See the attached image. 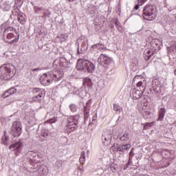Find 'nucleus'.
I'll list each match as a JSON object with an SVG mask.
<instances>
[{"label": "nucleus", "mask_w": 176, "mask_h": 176, "mask_svg": "<svg viewBox=\"0 0 176 176\" xmlns=\"http://www.w3.org/2000/svg\"><path fill=\"white\" fill-rule=\"evenodd\" d=\"M16 75V67L12 63H5L0 67V79L10 80Z\"/></svg>", "instance_id": "nucleus-1"}, {"label": "nucleus", "mask_w": 176, "mask_h": 176, "mask_svg": "<svg viewBox=\"0 0 176 176\" xmlns=\"http://www.w3.org/2000/svg\"><path fill=\"white\" fill-rule=\"evenodd\" d=\"M76 68L80 72L93 74L96 71V65L87 59L80 58L77 61Z\"/></svg>", "instance_id": "nucleus-2"}, {"label": "nucleus", "mask_w": 176, "mask_h": 176, "mask_svg": "<svg viewBox=\"0 0 176 176\" xmlns=\"http://www.w3.org/2000/svg\"><path fill=\"white\" fill-rule=\"evenodd\" d=\"M142 12L143 19H144V20L152 21L156 19V16L157 14V8H156V6L155 5L148 4L145 6Z\"/></svg>", "instance_id": "nucleus-3"}, {"label": "nucleus", "mask_w": 176, "mask_h": 176, "mask_svg": "<svg viewBox=\"0 0 176 176\" xmlns=\"http://www.w3.org/2000/svg\"><path fill=\"white\" fill-rule=\"evenodd\" d=\"M79 119H80V115L79 114L67 116L66 129L67 133H74V131L78 129V124H79Z\"/></svg>", "instance_id": "nucleus-4"}, {"label": "nucleus", "mask_w": 176, "mask_h": 176, "mask_svg": "<svg viewBox=\"0 0 176 176\" xmlns=\"http://www.w3.org/2000/svg\"><path fill=\"white\" fill-rule=\"evenodd\" d=\"M5 34H7L6 38L7 39H13L14 40L11 41H6L10 45H14L15 43H17L19 42V39H20V34L19 32H17V30L16 28L13 27H9L5 29L3 36H5Z\"/></svg>", "instance_id": "nucleus-5"}, {"label": "nucleus", "mask_w": 176, "mask_h": 176, "mask_svg": "<svg viewBox=\"0 0 176 176\" xmlns=\"http://www.w3.org/2000/svg\"><path fill=\"white\" fill-rule=\"evenodd\" d=\"M23 133V125L20 121H14L9 130L12 138H19Z\"/></svg>", "instance_id": "nucleus-6"}, {"label": "nucleus", "mask_w": 176, "mask_h": 176, "mask_svg": "<svg viewBox=\"0 0 176 176\" xmlns=\"http://www.w3.org/2000/svg\"><path fill=\"white\" fill-rule=\"evenodd\" d=\"M69 63L68 60L65 57H60L59 59H56L53 63L54 68L61 69L62 72L67 71L69 68Z\"/></svg>", "instance_id": "nucleus-7"}, {"label": "nucleus", "mask_w": 176, "mask_h": 176, "mask_svg": "<svg viewBox=\"0 0 176 176\" xmlns=\"http://www.w3.org/2000/svg\"><path fill=\"white\" fill-rule=\"evenodd\" d=\"M98 63L100 64V65L104 67V68L107 69L109 68V67H112V65L114 64L112 58L102 54H101L98 58Z\"/></svg>", "instance_id": "nucleus-8"}, {"label": "nucleus", "mask_w": 176, "mask_h": 176, "mask_svg": "<svg viewBox=\"0 0 176 176\" xmlns=\"http://www.w3.org/2000/svg\"><path fill=\"white\" fill-rule=\"evenodd\" d=\"M39 80L40 82L41 83V85H43V86H49L52 83V82H53L51 72L43 74L40 77Z\"/></svg>", "instance_id": "nucleus-9"}, {"label": "nucleus", "mask_w": 176, "mask_h": 176, "mask_svg": "<svg viewBox=\"0 0 176 176\" xmlns=\"http://www.w3.org/2000/svg\"><path fill=\"white\" fill-rule=\"evenodd\" d=\"M23 144H24V142H23V140H19L15 143L11 144L9 146V149L13 148V151H14V155L16 156H19V155L21 153V151L23 150Z\"/></svg>", "instance_id": "nucleus-10"}, {"label": "nucleus", "mask_w": 176, "mask_h": 176, "mask_svg": "<svg viewBox=\"0 0 176 176\" xmlns=\"http://www.w3.org/2000/svg\"><path fill=\"white\" fill-rule=\"evenodd\" d=\"M102 145H109L112 142V133L111 131H105L102 133Z\"/></svg>", "instance_id": "nucleus-11"}, {"label": "nucleus", "mask_w": 176, "mask_h": 176, "mask_svg": "<svg viewBox=\"0 0 176 176\" xmlns=\"http://www.w3.org/2000/svg\"><path fill=\"white\" fill-rule=\"evenodd\" d=\"M141 78V76H135L133 79V84H135L136 82V86L137 87H139V90H141L142 91H145V89H146V80H142L140 81H138V79Z\"/></svg>", "instance_id": "nucleus-12"}, {"label": "nucleus", "mask_w": 176, "mask_h": 176, "mask_svg": "<svg viewBox=\"0 0 176 176\" xmlns=\"http://www.w3.org/2000/svg\"><path fill=\"white\" fill-rule=\"evenodd\" d=\"M50 72L52 80H54V82H58L59 80H61L63 78H64V72L57 71L55 73H53V72Z\"/></svg>", "instance_id": "nucleus-13"}, {"label": "nucleus", "mask_w": 176, "mask_h": 176, "mask_svg": "<svg viewBox=\"0 0 176 176\" xmlns=\"http://www.w3.org/2000/svg\"><path fill=\"white\" fill-rule=\"evenodd\" d=\"M87 41H82L80 45V49L79 47L77 48V54H85L87 50Z\"/></svg>", "instance_id": "nucleus-14"}, {"label": "nucleus", "mask_w": 176, "mask_h": 176, "mask_svg": "<svg viewBox=\"0 0 176 176\" xmlns=\"http://www.w3.org/2000/svg\"><path fill=\"white\" fill-rule=\"evenodd\" d=\"M10 8H12V3H10V1H0V9H2L6 12H9V10H10Z\"/></svg>", "instance_id": "nucleus-15"}, {"label": "nucleus", "mask_w": 176, "mask_h": 176, "mask_svg": "<svg viewBox=\"0 0 176 176\" xmlns=\"http://www.w3.org/2000/svg\"><path fill=\"white\" fill-rule=\"evenodd\" d=\"M144 91H142V90H136V91H133L132 94H131V98H133V100H140V98H141V97H142V94H144Z\"/></svg>", "instance_id": "nucleus-16"}, {"label": "nucleus", "mask_w": 176, "mask_h": 176, "mask_svg": "<svg viewBox=\"0 0 176 176\" xmlns=\"http://www.w3.org/2000/svg\"><path fill=\"white\" fill-rule=\"evenodd\" d=\"M16 93H17V89L14 87H12L4 92V94H3V98H8L9 96H12V94H16Z\"/></svg>", "instance_id": "nucleus-17"}, {"label": "nucleus", "mask_w": 176, "mask_h": 176, "mask_svg": "<svg viewBox=\"0 0 176 176\" xmlns=\"http://www.w3.org/2000/svg\"><path fill=\"white\" fill-rule=\"evenodd\" d=\"M150 44L151 47L154 48V50H160V41L159 39H153Z\"/></svg>", "instance_id": "nucleus-18"}, {"label": "nucleus", "mask_w": 176, "mask_h": 176, "mask_svg": "<svg viewBox=\"0 0 176 176\" xmlns=\"http://www.w3.org/2000/svg\"><path fill=\"white\" fill-rule=\"evenodd\" d=\"M155 54V51L153 50H147L144 51L143 54V57L146 61H149L152 58V56Z\"/></svg>", "instance_id": "nucleus-19"}, {"label": "nucleus", "mask_w": 176, "mask_h": 176, "mask_svg": "<svg viewBox=\"0 0 176 176\" xmlns=\"http://www.w3.org/2000/svg\"><path fill=\"white\" fill-rule=\"evenodd\" d=\"M166 108L164 107H161L160 108V110L158 111L159 117L157 120L162 122V120H164V116H166Z\"/></svg>", "instance_id": "nucleus-20"}, {"label": "nucleus", "mask_w": 176, "mask_h": 176, "mask_svg": "<svg viewBox=\"0 0 176 176\" xmlns=\"http://www.w3.org/2000/svg\"><path fill=\"white\" fill-rule=\"evenodd\" d=\"M167 50L169 54L174 52L176 53V41H172L170 47H167Z\"/></svg>", "instance_id": "nucleus-21"}, {"label": "nucleus", "mask_w": 176, "mask_h": 176, "mask_svg": "<svg viewBox=\"0 0 176 176\" xmlns=\"http://www.w3.org/2000/svg\"><path fill=\"white\" fill-rule=\"evenodd\" d=\"M45 94V91H41L38 95H36V96H34L32 98V101L34 102H40L41 98H43V95Z\"/></svg>", "instance_id": "nucleus-22"}, {"label": "nucleus", "mask_w": 176, "mask_h": 176, "mask_svg": "<svg viewBox=\"0 0 176 176\" xmlns=\"http://www.w3.org/2000/svg\"><path fill=\"white\" fill-rule=\"evenodd\" d=\"M96 126H97V116H93L92 120L89 123L88 127H91L92 129H94Z\"/></svg>", "instance_id": "nucleus-23"}, {"label": "nucleus", "mask_w": 176, "mask_h": 176, "mask_svg": "<svg viewBox=\"0 0 176 176\" xmlns=\"http://www.w3.org/2000/svg\"><path fill=\"white\" fill-rule=\"evenodd\" d=\"M17 19L21 24H25V14L24 13L21 12L17 17Z\"/></svg>", "instance_id": "nucleus-24"}, {"label": "nucleus", "mask_w": 176, "mask_h": 176, "mask_svg": "<svg viewBox=\"0 0 176 176\" xmlns=\"http://www.w3.org/2000/svg\"><path fill=\"white\" fill-rule=\"evenodd\" d=\"M2 144L5 145V146H8L9 145V137L6 136V131H4V137L1 139Z\"/></svg>", "instance_id": "nucleus-25"}, {"label": "nucleus", "mask_w": 176, "mask_h": 176, "mask_svg": "<svg viewBox=\"0 0 176 176\" xmlns=\"http://www.w3.org/2000/svg\"><path fill=\"white\" fill-rule=\"evenodd\" d=\"M42 14L41 17H45V19L50 17V14H52V12L49 10V9H45L43 8L42 11Z\"/></svg>", "instance_id": "nucleus-26"}, {"label": "nucleus", "mask_w": 176, "mask_h": 176, "mask_svg": "<svg viewBox=\"0 0 176 176\" xmlns=\"http://www.w3.org/2000/svg\"><path fill=\"white\" fill-rule=\"evenodd\" d=\"M84 85L87 86L88 87H91L93 86V82H91V79L89 78H85L83 81Z\"/></svg>", "instance_id": "nucleus-27"}, {"label": "nucleus", "mask_w": 176, "mask_h": 176, "mask_svg": "<svg viewBox=\"0 0 176 176\" xmlns=\"http://www.w3.org/2000/svg\"><path fill=\"white\" fill-rule=\"evenodd\" d=\"M128 140H130V136L127 132H124V134L120 137V140L122 142L128 141Z\"/></svg>", "instance_id": "nucleus-28"}, {"label": "nucleus", "mask_w": 176, "mask_h": 176, "mask_svg": "<svg viewBox=\"0 0 176 176\" xmlns=\"http://www.w3.org/2000/svg\"><path fill=\"white\" fill-rule=\"evenodd\" d=\"M105 46L104 44L97 43L91 46L92 49H98V50H102Z\"/></svg>", "instance_id": "nucleus-29"}, {"label": "nucleus", "mask_w": 176, "mask_h": 176, "mask_svg": "<svg viewBox=\"0 0 176 176\" xmlns=\"http://www.w3.org/2000/svg\"><path fill=\"white\" fill-rule=\"evenodd\" d=\"M88 12L89 14H91V17H93V16H94L97 12V9L96 8V7L93 6L91 8H89Z\"/></svg>", "instance_id": "nucleus-30"}, {"label": "nucleus", "mask_w": 176, "mask_h": 176, "mask_svg": "<svg viewBox=\"0 0 176 176\" xmlns=\"http://www.w3.org/2000/svg\"><path fill=\"white\" fill-rule=\"evenodd\" d=\"M34 9L35 13H36V14H42V12L43 10V7L34 6Z\"/></svg>", "instance_id": "nucleus-31"}, {"label": "nucleus", "mask_w": 176, "mask_h": 176, "mask_svg": "<svg viewBox=\"0 0 176 176\" xmlns=\"http://www.w3.org/2000/svg\"><path fill=\"white\" fill-rule=\"evenodd\" d=\"M122 146V150L124 153L126 151L130 149L131 148V144H121Z\"/></svg>", "instance_id": "nucleus-32"}, {"label": "nucleus", "mask_w": 176, "mask_h": 176, "mask_svg": "<svg viewBox=\"0 0 176 176\" xmlns=\"http://www.w3.org/2000/svg\"><path fill=\"white\" fill-rule=\"evenodd\" d=\"M47 123H50L52 124V123H56L57 122V117L52 116L49 120H47Z\"/></svg>", "instance_id": "nucleus-33"}, {"label": "nucleus", "mask_w": 176, "mask_h": 176, "mask_svg": "<svg viewBox=\"0 0 176 176\" xmlns=\"http://www.w3.org/2000/svg\"><path fill=\"white\" fill-rule=\"evenodd\" d=\"M21 13V11H20V9L18 8H14V10L12 12V16H17L19 17V15Z\"/></svg>", "instance_id": "nucleus-34"}, {"label": "nucleus", "mask_w": 176, "mask_h": 176, "mask_svg": "<svg viewBox=\"0 0 176 176\" xmlns=\"http://www.w3.org/2000/svg\"><path fill=\"white\" fill-rule=\"evenodd\" d=\"M69 108L71 111V112L75 113L78 111V106H76L74 104H72L69 106Z\"/></svg>", "instance_id": "nucleus-35"}, {"label": "nucleus", "mask_w": 176, "mask_h": 176, "mask_svg": "<svg viewBox=\"0 0 176 176\" xmlns=\"http://www.w3.org/2000/svg\"><path fill=\"white\" fill-rule=\"evenodd\" d=\"M84 113L87 112L90 113V106H89V102H86V104L83 106Z\"/></svg>", "instance_id": "nucleus-36"}, {"label": "nucleus", "mask_w": 176, "mask_h": 176, "mask_svg": "<svg viewBox=\"0 0 176 176\" xmlns=\"http://www.w3.org/2000/svg\"><path fill=\"white\" fill-rule=\"evenodd\" d=\"M76 94H79L80 96H84L86 94V90H85L83 88H80L77 91H76Z\"/></svg>", "instance_id": "nucleus-37"}, {"label": "nucleus", "mask_w": 176, "mask_h": 176, "mask_svg": "<svg viewBox=\"0 0 176 176\" xmlns=\"http://www.w3.org/2000/svg\"><path fill=\"white\" fill-rule=\"evenodd\" d=\"M117 152H119L120 155H123V153H124L122 149V144H118V146H117Z\"/></svg>", "instance_id": "nucleus-38"}, {"label": "nucleus", "mask_w": 176, "mask_h": 176, "mask_svg": "<svg viewBox=\"0 0 176 176\" xmlns=\"http://www.w3.org/2000/svg\"><path fill=\"white\" fill-rule=\"evenodd\" d=\"M118 146H119V144H114L111 148L113 150V152H114L115 153H116V152H118Z\"/></svg>", "instance_id": "nucleus-39"}, {"label": "nucleus", "mask_w": 176, "mask_h": 176, "mask_svg": "<svg viewBox=\"0 0 176 176\" xmlns=\"http://www.w3.org/2000/svg\"><path fill=\"white\" fill-rule=\"evenodd\" d=\"M133 156H134V148H132L129 152V160H133Z\"/></svg>", "instance_id": "nucleus-40"}, {"label": "nucleus", "mask_w": 176, "mask_h": 176, "mask_svg": "<svg viewBox=\"0 0 176 176\" xmlns=\"http://www.w3.org/2000/svg\"><path fill=\"white\" fill-rule=\"evenodd\" d=\"M113 109L116 112H120V107L118 104H113Z\"/></svg>", "instance_id": "nucleus-41"}, {"label": "nucleus", "mask_w": 176, "mask_h": 176, "mask_svg": "<svg viewBox=\"0 0 176 176\" xmlns=\"http://www.w3.org/2000/svg\"><path fill=\"white\" fill-rule=\"evenodd\" d=\"M149 127H152V124L149 123V122H146L144 124V130H148V129H149Z\"/></svg>", "instance_id": "nucleus-42"}, {"label": "nucleus", "mask_w": 176, "mask_h": 176, "mask_svg": "<svg viewBox=\"0 0 176 176\" xmlns=\"http://www.w3.org/2000/svg\"><path fill=\"white\" fill-rule=\"evenodd\" d=\"M41 91H41V88H33V91H32V93L33 94H36L37 93H41Z\"/></svg>", "instance_id": "nucleus-43"}, {"label": "nucleus", "mask_w": 176, "mask_h": 176, "mask_svg": "<svg viewBox=\"0 0 176 176\" xmlns=\"http://www.w3.org/2000/svg\"><path fill=\"white\" fill-rule=\"evenodd\" d=\"M111 171H113V173L114 171H116V170H118V164H112L111 165Z\"/></svg>", "instance_id": "nucleus-44"}, {"label": "nucleus", "mask_w": 176, "mask_h": 176, "mask_svg": "<svg viewBox=\"0 0 176 176\" xmlns=\"http://www.w3.org/2000/svg\"><path fill=\"white\" fill-rule=\"evenodd\" d=\"M131 163V161L130 160H128V162L124 165L123 166V170H126V169L129 168V166H130V164Z\"/></svg>", "instance_id": "nucleus-45"}, {"label": "nucleus", "mask_w": 176, "mask_h": 176, "mask_svg": "<svg viewBox=\"0 0 176 176\" xmlns=\"http://www.w3.org/2000/svg\"><path fill=\"white\" fill-rule=\"evenodd\" d=\"M49 136V131L44 130L43 133H42V137H44V138H46Z\"/></svg>", "instance_id": "nucleus-46"}, {"label": "nucleus", "mask_w": 176, "mask_h": 176, "mask_svg": "<svg viewBox=\"0 0 176 176\" xmlns=\"http://www.w3.org/2000/svg\"><path fill=\"white\" fill-rule=\"evenodd\" d=\"M153 91L155 93V94H159L160 93V87H154L153 88Z\"/></svg>", "instance_id": "nucleus-47"}, {"label": "nucleus", "mask_w": 176, "mask_h": 176, "mask_svg": "<svg viewBox=\"0 0 176 176\" xmlns=\"http://www.w3.org/2000/svg\"><path fill=\"white\" fill-rule=\"evenodd\" d=\"M89 116H90V113H87V111L86 113H84V119L85 121L89 119Z\"/></svg>", "instance_id": "nucleus-48"}, {"label": "nucleus", "mask_w": 176, "mask_h": 176, "mask_svg": "<svg viewBox=\"0 0 176 176\" xmlns=\"http://www.w3.org/2000/svg\"><path fill=\"white\" fill-rule=\"evenodd\" d=\"M113 140H119V133H116L114 135H112Z\"/></svg>", "instance_id": "nucleus-49"}, {"label": "nucleus", "mask_w": 176, "mask_h": 176, "mask_svg": "<svg viewBox=\"0 0 176 176\" xmlns=\"http://www.w3.org/2000/svg\"><path fill=\"white\" fill-rule=\"evenodd\" d=\"M116 28L119 32H123V28H122L121 25L119 26H117Z\"/></svg>", "instance_id": "nucleus-50"}, {"label": "nucleus", "mask_w": 176, "mask_h": 176, "mask_svg": "<svg viewBox=\"0 0 176 176\" xmlns=\"http://www.w3.org/2000/svg\"><path fill=\"white\" fill-rule=\"evenodd\" d=\"M134 10H138L140 9V1L138 2V3L134 7Z\"/></svg>", "instance_id": "nucleus-51"}, {"label": "nucleus", "mask_w": 176, "mask_h": 176, "mask_svg": "<svg viewBox=\"0 0 176 176\" xmlns=\"http://www.w3.org/2000/svg\"><path fill=\"white\" fill-rule=\"evenodd\" d=\"M114 24L116 27H119V25H120V22H119V20L116 19Z\"/></svg>", "instance_id": "nucleus-52"}, {"label": "nucleus", "mask_w": 176, "mask_h": 176, "mask_svg": "<svg viewBox=\"0 0 176 176\" xmlns=\"http://www.w3.org/2000/svg\"><path fill=\"white\" fill-rule=\"evenodd\" d=\"M79 160H80V163H81V164H83V163H85V162L86 161V159L83 160V157H80Z\"/></svg>", "instance_id": "nucleus-53"}, {"label": "nucleus", "mask_w": 176, "mask_h": 176, "mask_svg": "<svg viewBox=\"0 0 176 176\" xmlns=\"http://www.w3.org/2000/svg\"><path fill=\"white\" fill-rule=\"evenodd\" d=\"M41 70H42V69H41V67H37L36 69H32V72H35L36 71H41Z\"/></svg>", "instance_id": "nucleus-54"}, {"label": "nucleus", "mask_w": 176, "mask_h": 176, "mask_svg": "<svg viewBox=\"0 0 176 176\" xmlns=\"http://www.w3.org/2000/svg\"><path fill=\"white\" fill-rule=\"evenodd\" d=\"M80 157H82V159H86V156L85 155V151L81 152Z\"/></svg>", "instance_id": "nucleus-55"}, {"label": "nucleus", "mask_w": 176, "mask_h": 176, "mask_svg": "<svg viewBox=\"0 0 176 176\" xmlns=\"http://www.w3.org/2000/svg\"><path fill=\"white\" fill-rule=\"evenodd\" d=\"M19 8H21V5H23V1H15V3H19Z\"/></svg>", "instance_id": "nucleus-56"}, {"label": "nucleus", "mask_w": 176, "mask_h": 176, "mask_svg": "<svg viewBox=\"0 0 176 176\" xmlns=\"http://www.w3.org/2000/svg\"><path fill=\"white\" fill-rule=\"evenodd\" d=\"M138 2H140V6H142V5L144 3H145V1H138Z\"/></svg>", "instance_id": "nucleus-57"}, {"label": "nucleus", "mask_w": 176, "mask_h": 176, "mask_svg": "<svg viewBox=\"0 0 176 176\" xmlns=\"http://www.w3.org/2000/svg\"><path fill=\"white\" fill-rule=\"evenodd\" d=\"M78 170H79L80 171H83V166H78Z\"/></svg>", "instance_id": "nucleus-58"}, {"label": "nucleus", "mask_w": 176, "mask_h": 176, "mask_svg": "<svg viewBox=\"0 0 176 176\" xmlns=\"http://www.w3.org/2000/svg\"><path fill=\"white\" fill-rule=\"evenodd\" d=\"M120 119V116L118 117V119L117 120V122H119Z\"/></svg>", "instance_id": "nucleus-59"}, {"label": "nucleus", "mask_w": 176, "mask_h": 176, "mask_svg": "<svg viewBox=\"0 0 176 176\" xmlns=\"http://www.w3.org/2000/svg\"><path fill=\"white\" fill-rule=\"evenodd\" d=\"M113 27H114L113 25H111V28H113Z\"/></svg>", "instance_id": "nucleus-60"}, {"label": "nucleus", "mask_w": 176, "mask_h": 176, "mask_svg": "<svg viewBox=\"0 0 176 176\" xmlns=\"http://www.w3.org/2000/svg\"><path fill=\"white\" fill-rule=\"evenodd\" d=\"M118 8H120V3L118 4Z\"/></svg>", "instance_id": "nucleus-61"}, {"label": "nucleus", "mask_w": 176, "mask_h": 176, "mask_svg": "<svg viewBox=\"0 0 176 176\" xmlns=\"http://www.w3.org/2000/svg\"><path fill=\"white\" fill-rule=\"evenodd\" d=\"M138 1H146V0H138Z\"/></svg>", "instance_id": "nucleus-62"}, {"label": "nucleus", "mask_w": 176, "mask_h": 176, "mask_svg": "<svg viewBox=\"0 0 176 176\" xmlns=\"http://www.w3.org/2000/svg\"><path fill=\"white\" fill-rule=\"evenodd\" d=\"M150 91H151V92H152V89H150Z\"/></svg>", "instance_id": "nucleus-63"}, {"label": "nucleus", "mask_w": 176, "mask_h": 176, "mask_svg": "<svg viewBox=\"0 0 176 176\" xmlns=\"http://www.w3.org/2000/svg\"><path fill=\"white\" fill-rule=\"evenodd\" d=\"M63 36H62V38H64Z\"/></svg>", "instance_id": "nucleus-64"}]
</instances>
